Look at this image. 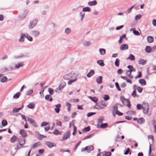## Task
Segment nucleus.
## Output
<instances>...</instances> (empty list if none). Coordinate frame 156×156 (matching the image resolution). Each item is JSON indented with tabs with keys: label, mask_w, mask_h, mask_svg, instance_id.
<instances>
[{
	"label": "nucleus",
	"mask_w": 156,
	"mask_h": 156,
	"mask_svg": "<svg viewBox=\"0 0 156 156\" xmlns=\"http://www.w3.org/2000/svg\"><path fill=\"white\" fill-rule=\"evenodd\" d=\"M75 77H77L76 74L73 72H71L69 73L64 75L63 76V78L65 80H69L75 78Z\"/></svg>",
	"instance_id": "1"
},
{
	"label": "nucleus",
	"mask_w": 156,
	"mask_h": 156,
	"mask_svg": "<svg viewBox=\"0 0 156 156\" xmlns=\"http://www.w3.org/2000/svg\"><path fill=\"white\" fill-rule=\"evenodd\" d=\"M37 22L38 20L36 19L30 21L28 25L29 28L30 29H32L37 24Z\"/></svg>",
	"instance_id": "2"
},
{
	"label": "nucleus",
	"mask_w": 156,
	"mask_h": 156,
	"mask_svg": "<svg viewBox=\"0 0 156 156\" xmlns=\"http://www.w3.org/2000/svg\"><path fill=\"white\" fill-rule=\"evenodd\" d=\"M32 35L34 37H37L40 35V32L38 30H34L31 32Z\"/></svg>",
	"instance_id": "3"
},
{
	"label": "nucleus",
	"mask_w": 156,
	"mask_h": 156,
	"mask_svg": "<svg viewBox=\"0 0 156 156\" xmlns=\"http://www.w3.org/2000/svg\"><path fill=\"white\" fill-rule=\"evenodd\" d=\"M70 132L69 131L66 132L64 134L62 137V140H67L70 136Z\"/></svg>",
	"instance_id": "4"
},
{
	"label": "nucleus",
	"mask_w": 156,
	"mask_h": 156,
	"mask_svg": "<svg viewBox=\"0 0 156 156\" xmlns=\"http://www.w3.org/2000/svg\"><path fill=\"white\" fill-rule=\"evenodd\" d=\"M27 119L28 122L34 127H37V125L35 121L34 120L29 117H28L27 118Z\"/></svg>",
	"instance_id": "5"
},
{
	"label": "nucleus",
	"mask_w": 156,
	"mask_h": 156,
	"mask_svg": "<svg viewBox=\"0 0 156 156\" xmlns=\"http://www.w3.org/2000/svg\"><path fill=\"white\" fill-rule=\"evenodd\" d=\"M118 107L117 105H114L112 107V113L113 115L114 116L115 115V114L118 111Z\"/></svg>",
	"instance_id": "6"
},
{
	"label": "nucleus",
	"mask_w": 156,
	"mask_h": 156,
	"mask_svg": "<svg viewBox=\"0 0 156 156\" xmlns=\"http://www.w3.org/2000/svg\"><path fill=\"white\" fill-rule=\"evenodd\" d=\"M45 144L49 148H51L53 147H55L56 146L55 144L50 141H46L45 142Z\"/></svg>",
	"instance_id": "7"
},
{
	"label": "nucleus",
	"mask_w": 156,
	"mask_h": 156,
	"mask_svg": "<svg viewBox=\"0 0 156 156\" xmlns=\"http://www.w3.org/2000/svg\"><path fill=\"white\" fill-rule=\"evenodd\" d=\"M24 37H25V34L22 33H21V36L19 39V42L20 43H23L24 41Z\"/></svg>",
	"instance_id": "8"
},
{
	"label": "nucleus",
	"mask_w": 156,
	"mask_h": 156,
	"mask_svg": "<svg viewBox=\"0 0 156 156\" xmlns=\"http://www.w3.org/2000/svg\"><path fill=\"white\" fill-rule=\"evenodd\" d=\"M143 110L144 113L145 114H147L148 112L149 106L148 105H147L145 107H143L142 108Z\"/></svg>",
	"instance_id": "9"
},
{
	"label": "nucleus",
	"mask_w": 156,
	"mask_h": 156,
	"mask_svg": "<svg viewBox=\"0 0 156 156\" xmlns=\"http://www.w3.org/2000/svg\"><path fill=\"white\" fill-rule=\"evenodd\" d=\"M55 106L56 107V108L54 109L55 112L57 113H58L60 110V108L61 107V104H58Z\"/></svg>",
	"instance_id": "10"
},
{
	"label": "nucleus",
	"mask_w": 156,
	"mask_h": 156,
	"mask_svg": "<svg viewBox=\"0 0 156 156\" xmlns=\"http://www.w3.org/2000/svg\"><path fill=\"white\" fill-rule=\"evenodd\" d=\"M128 48V45L126 44H122L120 46V49L122 51H124L127 49Z\"/></svg>",
	"instance_id": "11"
},
{
	"label": "nucleus",
	"mask_w": 156,
	"mask_h": 156,
	"mask_svg": "<svg viewBox=\"0 0 156 156\" xmlns=\"http://www.w3.org/2000/svg\"><path fill=\"white\" fill-rule=\"evenodd\" d=\"M20 134L23 137H27V135L26 132L23 129H21L20 131Z\"/></svg>",
	"instance_id": "12"
},
{
	"label": "nucleus",
	"mask_w": 156,
	"mask_h": 156,
	"mask_svg": "<svg viewBox=\"0 0 156 156\" xmlns=\"http://www.w3.org/2000/svg\"><path fill=\"white\" fill-rule=\"evenodd\" d=\"M13 70V69L11 66H10L9 68H7L6 67H4L2 69L3 72H7L11 71Z\"/></svg>",
	"instance_id": "13"
},
{
	"label": "nucleus",
	"mask_w": 156,
	"mask_h": 156,
	"mask_svg": "<svg viewBox=\"0 0 156 156\" xmlns=\"http://www.w3.org/2000/svg\"><path fill=\"white\" fill-rule=\"evenodd\" d=\"M147 42L149 43H151L154 41V37L151 36H148L147 37Z\"/></svg>",
	"instance_id": "14"
},
{
	"label": "nucleus",
	"mask_w": 156,
	"mask_h": 156,
	"mask_svg": "<svg viewBox=\"0 0 156 156\" xmlns=\"http://www.w3.org/2000/svg\"><path fill=\"white\" fill-rule=\"evenodd\" d=\"M94 74V71L93 69L90 70L89 72L87 74V76L88 77L90 78Z\"/></svg>",
	"instance_id": "15"
},
{
	"label": "nucleus",
	"mask_w": 156,
	"mask_h": 156,
	"mask_svg": "<svg viewBox=\"0 0 156 156\" xmlns=\"http://www.w3.org/2000/svg\"><path fill=\"white\" fill-rule=\"evenodd\" d=\"M99 104L103 107V108L104 107H106L108 105V103L107 102H106L103 100L99 102Z\"/></svg>",
	"instance_id": "16"
},
{
	"label": "nucleus",
	"mask_w": 156,
	"mask_h": 156,
	"mask_svg": "<svg viewBox=\"0 0 156 156\" xmlns=\"http://www.w3.org/2000/svg\"><path fill=\"white\" fill-rule=\"evenodd\" d=\"M103 77L101 76H100L96 79V81L98 84H101L102 83Z\"/></svg>",
	"instance_id": "17"
},
{
	"label": "nucleus",
	"mask_w": 156,
	"mask_h": 156,
	"mask_svg": "<svg viewBox=\"0 0 156 156\" xmlns=\"http://www.w3.org/2000/svg\"><path fill=\"white\" fill-rule=\"evenodd\" d=\"M77 78L76 77H75L73 79L69 80V81L68 82V84L69 85H71L73 83L76 81Z\"/></svg>",
	"instance_id": "18"
},
{
	"label": "nucleus",
	"mask_w": 156,
	"mask_h": 156,
	"mask_svg": "<svg viewBox=\"0 0 156 156\" xmlns=\"http://www.w3.org/2000/svg\"><path fill=\"white\" fill-rule=\"evenodd\" d=\"M108 126V124L107 123H101L100 126H98L97 128L101 127L102 129H105Z\"/></svg>",
	"instance_id": "19"
},
{
	"label": "nucleus",
	"mask_w": 156,
	"mask_h": 156,
	"mask_svg": "<svg viewBox=\"0 0 156 156\" xmlns=\"http://www.w3.org/2000/svg\"><path fill=\"white\" fill-rule=\"evenodd\" d=\"M83 45L86 46L88 47L91 45V44L90 41H83Z\"/></svg>",
	"instance_id": "20"
},
{
	"label": "nucleus",
	"mask_w": 156,
	"mask_h": 156,
	"mask_svg": "<svg viewBox=\"0 0 156 156\" xmlns=\"http://www.w3.org/2000/svg\"><path fill=\"white\" fill-rule=\"evenodd\" d=\"M25 37L27 38V40L30 41H33L32 37L29 35L27 33H25Z\"/></svg>",
	"instance_id": "21"
},
{
	"label": "nucleus",
	"mask_w": 156,
	"mask_h": 156,
	"mask_svg": "<svg viewBox=\"0 0 156 156\" xmlns=\"http://www.w3.org/2000/svg\"><path fill=\"white\" fill-rule=\"evenodd\" d=\"M45 98L46 100L48 101H51L53 100L51 96L49 94L46 95L45 96Z\"/></svg>",
	"instance_id": "22"
},
{
	"label": "nucleus",
	"mask_w": 156,
	"mask_h": 156,
	"mask_svg": "<svg viewBox=\"0 0 156 156\" xmlns=\"http://www.w3.org/2000/svg\"><path fill=\"white\" fill-rule=\"evenodd\" d=\"M23 66V62H20L18 63L17 64L15 65V67L17 69H18L20 67H22Z\"/></svg>",
	"instance_id": "23"
},
{
	"label": "nucleus",
	"mask_w": 156,
	"mask_h": 156,
	"mask_svg": "<svg viewBox=\"0 0 156 156\" xmlns=\"http://www.w3.org/2000/svg\"><path fill=\"white\" fill-rule=\"evenodd\" d=\"M88 4L90 6H94L97 4V2L96 0H94L88 2Z\"/></svg>",
	"instance_id": "24"
},
{
	"label": "nucleus",
	"mask_w": 156,
	"mask_h": 156,
	"mask_svg": "<svg viewBox=\"0 0 156 156\" xmlns=\"http://www.w3.org/2000/svg\"><path fill=\"white\" fill-rule=\"evenodd\" d=\"M137 122L140 124H142L144 123L145 120L143 118H140L138 120Z\"/></svg>",
	"instance_id": "25"
},
{
	"label": "nucleus",
	"mask_w": 156,
	"mask_h": 156,
	"mask_svg": "<svg viewBox=\"0 0 156 156\" xmlns=\"http://www.w3.org/2000/svg\"><path fill=\"white\" fill-rule=\"evenodd\" d=\"M120 100L122 104L124 105H125L127 101V100H129L128 99H126L124 97L122 96L120 97Z\"/></svg>",
	"instance_id": "26"
},
{
	"label": "nucleus",
	"mask_w": 156,
	"mask_h": 156,
	"mask_svg": "<svg viewBox=\"0 0 156 156\" xmlns=\"http://www.w3.org/2000/svg\"><path fill=\"white\" fill-rule=\"evenodd\" d=\"M88 98L95 103H97L98 101V99L96 97H93L91 96H89Z\"/></svg>",
	"instance_id": "27"
},
{
	"label": "nucleus",
	"mask_w": 156,
	"mask_h": 156,
	"mask_svg": "<svg viewBox=\"0 0 156 156\" xmlns=\"http://www.w3.org/2000/svg\"><path fill=\"white\" fill-rule=\"evenodd\" d=\"M138 63L139 64L144 65L146 63V61L143 59H140L138 61Z\"/></svg>",
	"instance_id": "28"
},
{
	"label": "nucleus",
	"mask_w": 156,
	"mask_h": 156,
	"mask_svg": "<svg viewBox=\"0 0 156 156\" xmlns=\"http://www.w3.org/2000/svg\"><path fill=\"white\" fill-rule=\"evenodd\" d=\"M139 82L142 86L145 85L146 84V82L145 80L142 79H140L139 80Z\"/></svg>",
	"instance_id": "29"
},
{
	"label": "nucleus",
	"mask_w": 156,
	"mask_h": 156,
	"mask_svg": "<svg viewBox=\"0 0 156 156\" xmlns=\"http://www.w3.org/2000/svg\"><path fill=\"white\" fill-rule=\"evenodd\" d=\"M86 147H87L86 150L87 152H89L90 151H92L94 149V147L92 145H90L87 146Z\"/></svg>",
	"instance_id": "30"
},
{
	"label": "nucleus",
	"mask_w": 156,
	"mask_h": 156,
	"mask_svg": "<svg viewBox=\"0 0 156 156\" xmlns=\"http://www.w3.org/2000/svg\"><path fill=\"white\" fill-rule=\"evenodd\" d=\"M85 13L83 12H80L79 16L80 17L81 21H82L83 18L84 17Z\"/></svg>",
	"instance_id": "31"
},
{
	"label": "nucleus",
	"mask_w": 156,
	"mask_h": 156,
	"mask_svg": "<svg viewBox=\"0 0 156 156\" xmlns=\"http://www.w3.org/2000/svg\"><path fill=\"white\" fill-rule=\"evenodd\" d=\"M25 143V140L24 139H20L19 142V144L20 145H23Z\"/></svg>",
	"instance_id": "32"
},
{
	"label": "nucleus",
	"mask_w": 156,
	"mask_h": 156,
	"mask_svg": "<svg viewBox=\"0 0 156 156\" xmlns=\"http://www.w3.org/2000/svg\"><path fill=\"white\" fill-rule=\"evenodd\" d=\"M97 63L101 66H104L105 65L103 61L102 60H98L97 61Z\"/></svg>",
	"instance_id": "33"
},
{
	"label": "nucleus",
	"mask_w": 156,
	"mask_h": 156,
	"mask_svg": "<svg viewBox=\"0 0 156 156\" xmlns=\"http://www.w3.org/2000/svg\"><path fill=\"white\" fill-rule=\"evenodd\" d=\"M101 154H103V155H105L106 156H110L111 154V153L110 152H107L104 151L101 153Z\"/></svg>",
	"instance_id": "34"
},
{
	"label": "nucleus",
	"mask_w": 156,
	"mask_h": 156,
	"mask_svg": "<svg viewBox=\"0 0 156 156\" xmlns=\"http://www.w3.org/2000/svg\"><path fill=\"white\" fill-rule=\"evenodd\" d=\"M151 47L149 46H147L146 47L145 51L147 53H150L151 51Z\"/></svg>",
	"instance_id": "35"
},
{
	"label": "nucleus",
	"mask_w": 156,
	"mask_h": 156,
	"mask_svg": "<svg viewBox=\"0 0 156 156\" xmlns=\"http://www.w3.org/2000/svg\"><path fill=\"white\" fill-rule=\"evenodd\" d=\"M90 129V126H88L87 127H85L83 130V133H85L89 131Z\"/></svg>",
	"instance_id": "36"
},
{
	"label": "nucleus",
	"mask_w": 156,
	"mask_h": 156,
	"mask_svg": "<svg viewBox=\"0 0 156 156\" xmlns=\"http://www.w3.org/2000/svg\"><path fill=\"white\" fill-rule=\"evenodd\" d=\"M91 11L90 8L88 7H84L83 9V11L85 12H90Z\"/></svg>",
	"instance_id": "37"
},
{
	"label": "nucleus",
	"mask_w": 156,
	"mask_h": 156,
	"mask_svg": "<svg viewBox=\"0 0 156 156\" xmlns=\"http://www.w3.org/2000/svg\"><path fill=\"white\" fill-rule=\"evenodd\" d=\"M17 138V137L15 135L13 136L10 140L11 142L12 143H14Z\"/></svg>",
	"instance_id": "38"
},
{
	"label": "nucleus",
	"mask_w": 156,
	"mask_h": 156,
	"mask_svg": "<svg viewBox=\"0 0 156 156\" xmlns=\"http://www.w3.org/2000/svg\"><path fill=\"white\" fill-rule=\"evenodd\" d=\"M103 120V118L102 117H100L99 119L98 120L97 123L98 126H99V124L100 123H102Z\"/></svg>",
	"instance_id": "39"
},
{
	"label": "nucleus",
	"mask_w": 156,
	"mask_h": 156,
	"mask_svg": "<svg viewBox=\"0 0 156 156\" xmlns=\"http://www.w3.org/2000/svg\"><path fill=\"white\" fill-rule=\"evenodd\" d=\"M100 54L102 55H104L105 53V50L104 49L100 48L99 50Z\"/></svg>",
	"instance_id": "40"
},
{
	"label": "nucleus",
	"mask_w": 156,
	"mask_h": 156,
	"mask_svg": "<svg viewBox=\"0 0 156 156\" xmlns=\"http://www.w3.org/2000/svg\"><path fill=\"white\" fill-rule=\"evenodd\" d=\"M128 59L131 61H133L135 59L134 56L132 54H130L128 57Z\"/></svg>",
	"instance_id": "41"
},
{
	"label": "nucleus",
	"mask_w": 156,
	"mask_h": 156,
	"mask_svg": "<svg viewBox=\"0 0 156 156\" xmlns=\"http://www.w3.org/2000/svg\"><path fill=\"white\" fill-rule=\"evenodd\" d=\"M63 88H62L61 87H60V86H59L55 90V91L57 93H59V91H61Z\"/></svg>",
	"instance_id": "42"
},
{
	"label": "nucleus",
	"mask_w": 156,
	"mask_h": 156,
	"mask_svg": "<svg viewBox=\"0 0 156 156\" xmlns=\"http://www.w3.org/2000/svg\"><path fill=\"white\" fill-rule=\"evenodd\" d=\"M24 57V55L23 54H21L18 55H16L14 56V58H15L17 59L20 58H23Z\"/></svg>",
	"instance_id": "43"
},
{
	"label": "nucleus",
	"mask_w": 156,
	"mask_h": 156,
	"mask_svg": "<svg viewBox=\"0 0 156 156\" xmlns=\"http://www.w3.org/2000/svg\"><path fill=\"white\" fill-rule=\"evenodd\" d=\"M119 58H117L115 62V65L116 66L118 67L119 66Z\"/></svg>",
	"instance_id": "44"
},
{
	"label": "nucleus",
	"mask_w": 156,
	"mask_h": 156,
	"mask_svg": "<svg viewBox=\"0 0 156 156\" xmlns=\"http://www.w3.org/2000/svg\"><path fill=\"white\" fill-rule=\"evenodd\" d=\"M20 94V92H18L14 94L13 96V98L15 99H17L18 98Z\"/></svg>",
	"instance_id": "45"
},
{
	"label": "nucleus",
	"mask_w": 156,
	"mask_h": 156,
	"mask_svg": "<svg viewBox=\"0 0 156 156\" xmlns=\"http://www.w3.org/2000/svg\"><path fill=\"white\" fill-rule=\"evenodd\" d=\"M7 79L6 76H4L0 80V81L2 83L5 82V81H7Z\"/></svg>",
	"instance_id": "46"
},
{
	"label": "nucleus",
	"mask_w": 156,
	"mask_h": 156,
	"mask_svg": "<svg viewBox=\"0 0 156 156\" xmlns=\"http://www.w3.org/2000/svg\"><path fill=\"white\" fill-rule=\"evenodd\" d=\"M66 83L64 81H62L61 82V84L59 86H60V87H61L62 88H63L64 87L66 86Z\"/></svg>",
	"instance_id": "47"
},
{
	"label": "nucleus",
	"mask_w": 156,
	"mask_h": 156,
	"mask_svg": "<svg viewBox=\"0 0 156 156\" xmlns=\"http://www.w3.org/2000/svg\"><path fill=\"white\" fill-rule=\"evenodd\" d=\"M48 91L50 95H52L54 93V90L51 88H48Z\"/></svg>",
	"instance_id": "48"
},
{
	"label": "nucleus",
	"mask_w": 156,
	"mask_h": 156,
	"mask_svg": "<svg viewBox=\"0 0 156 156\" xmlns=\"http://www.w3.org/2000/svg\"><path fill=\"white\" fill-rule=\"evenodd\" d=\"M71 32V30L69 28H66L65 31V33L66 34H68Z\"/></svg>",
	"instance_id": "49"
},
{
	"label": "nucleus",
	"mask_w": 156,
	"mask_h": 156,
	"mask_svg": "<svg viewBox=\"0 0 156 156\" xmlns=\"http://www.w3.org/2000/svg\"><path fill=\"white\" fill-rule=\"evenodd\" d=\"M2 124L3 126H6L7 125L8 123L6 120H3L2 121Z\"/></svg>",
	"instance_id": "50"
},
{
	"label": "nucleus",
	"mask_w": 156,
	"mask_h": 156,
	"mask_svg": "<svg viewBox=\"0 0 156 156\" xmlns=\"http://www.w3.org/2000/svg\"><path fill=\"white\" fill-rule=\"evenodd\" d=\"M126 114L127 115H134L135 114V112L132 111V110H130V111H128Z\"/></svg>",
	"instance_id": "51"
},
{
	"label": "nucleus",
	"mask_w": 156,
	"mask_h": 156,
	"mask_svg": "<svg viewBox=\"0 0 156 156\" xmlns=\"http://www.w3.org/2000/svg\"><path fill=\"white\" fill-rule=\"evenodd\" d=\"M33 93V90L32 89H30L28 90L26 93L27 95H30L32 94Z\"/></svg>",
	"instance_id": "52"
},
{
	"label": "nucleus",
	"mask_w": 156,
	"mask_h": 156,
	"mask_svg": "<svg viewBox=\"0 0 156 156\" xmlns=\"http://www.w3.org/2000/svg\"><path fill=\"white\" fill-rule=\"evenodd\" d=\"M34 104H32V103H30L28 105L27 107L33 109L34 108Z\"/></svg>",
	"instance_id": "53"
},
{
	"label": "nucleus",
	"mask_w": 156,
	"mask_h": 156,
	"mask_svg": "<svg viewBox=\"0 0 156 156\" xmlns=\"http://www.w3.org/2000/svg\"><path fill=\"white\" fill-rule=\"evenodd\" d=\"M109 98V97L108 95L105 94L103 98L105 101L108 100Z\"/></svg>",
	"instance_id": "54"
},
{
	"label": "nucleus",
	"mask_w": 156,
	"mask_h": 156,
	"mask_svg": "<svg viewBox=\"0 0 156 156\" xmlns=\"http://www.w3.org/2000/svg\"><path fill=\"white\" fill-rule=\"evenodd\" d=\"M115 86L118 91H121V89L120 88L119 83L117 82H116L115 83Z\"/></svg>",
	"instance_id": "55"
},
{
	"label": "nucleus",
	"mask_w": 156,
	"mask_h": 156,
	"mask_svg": "<svg viewBox=\"0 0 156 156\" xmlns=\"http://www.w3.org/2000/svg\"><path fill=\"white\" fill-rule=\"evenodd\" d=\"M96 108L97 109H100L104 108L101 105H97L95 106Z\"/></svg>",
	"instance_id": "56"
},
{
	"label": "nucleus",
	"mask_w": 156,
	"mask_h": 156,
	"mask_svg": "<svg viewBox=\"0 0 156 156\" xmlns=\"http://www.w3.org/2000/svg\"><path fill=\"white\" fill-rule=\"evenodd\" d=\"M141 18V15L140 14H138L136 15L135 17V20H137L138 19H140Z\"/></svg>",
	"instance_id": "57"
},
{
	"label": "nucleus",
	"mask_w": 156,
	"mask_h": 156,
	"mask_svg": "<svg viewBox=\"0 0 156 156\" xmlns=\"http://www.w3.org/2000/svg\"><path fill=\"white\" fill-rule=\"evenodd\" d=\"M136 108L140 110L143 108V106L140 104H138L137 105Z\"/></svg>",
	"instance_id": "58"
},
{
	"label": "nucleus",
	"mask_w": 156,
	"mask_h": 156,
	"mask_svg": "<svg viewBox=\"0 0 156 156\" xmlns=\"http://www.w3.org/2000/svg\"><path fill=\"white\" fill-rule=\"evenodd\" d=\"M39 145L38 143H35L31 147V148L33 149L37 147Z\"/></svg>",
	"instance_id": "59"
},
{
	"label": "nucleus",
	"mask_w": 156,
	"mask_h": 156,
	"mask_svg": "<svg viewBox=\"0 0 156 156\" xmlns=\"http://www.w3.org/2000/svg\"><path fill=\"white\" fill-rule=\"evenodd\" d=\"M50 27L52 28H55L56 27V24L55 23H50L49 24Z\"/></svg>",
	"instance_id": "60"
},
{
	"label": "nucleus",
	"mask_w": 156,
	"mask_h": 156,
	"mask_svg": "<svg viewBox=\"0 0 156 156\" xmlns=\"http://www.w3.org/2000/svg\"><path fill=\"white\" fill-rule=\"evenodd\" d=\"M96 114L95 112H90L87 113V115L88 117H90L92 115H94Z\"/></svg>",
	"instance_id": "61"
},
{
	"label": "nucleus",
	"mask_w": 156,
	"mask_h": 156,
	"mask_svg": "<svg viewBox=\"0 0 156 156\" xmlns=\"http://www.w3.org/2000/svg\"><path fill=\"white\" fill-rule=\"evenodd\" d=\"M133 33L136 35H140V33L139 32L136 30H133Z\"/></svg>",
	"instance_id": "62"
},
{
	"label": "nucleus",
	"mask_w": 156,
	"mask_h": 156,
	"mask_svg": "<svg viewBox=\"0 0 156 156\" xmlns=\"http://www.w3.org/2000/svg\"><path fill=\"white\" fill-rule=\"evenodd\" d=\"M49 123L48 122H43L41 123V127H43V126L47 125H49Z\"/></svg>",
	"instance_id": "63"
},
{
	"label": "nucleus",
	"mask_w": 156,
	"mask_h": 156,
	"mask_svg": "<svg viewBox=\"0 0 156 156\" xmlns=\"http://www.w3.org/2000/svg\"><path fill=\"white\" fill-rule=\"evenodd\" d=\"M26 17V15H22V16H19V18L20 20H23Z\"/></svg>",
	"instance_id": "64"
}]
</instances>
